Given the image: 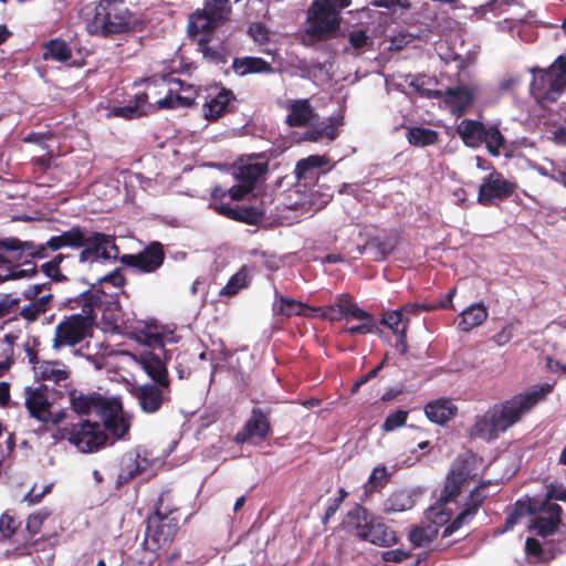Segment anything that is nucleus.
I'll return each mask as SVG.
<instances>
[{
	"mask_svg": "<svg viewBox=\"0 0 566 566\" xmlns=\"http://www.w3.org/2000/svg\"><path fill=\"white\" fill-rule=\"evenodd\" d=\"M253 187L247 182L238 181V185H234L229 188V197L231 200L239 201L245 198L250 192L253 191Z\"/></svg>",
	"mask_w": 566,
	"mask_h": 566,
	"instance_id": "62",
	"label": "nucleus"
},
{
	"mask_svg": "<svg viewBox=\"0 0 566 566\" xmlns=\"http://www.w3.org/2000/svg\"><path fill=\"white\" fill-rule=\"evenodd\" d=\"M390 474L385 465H378L373 469L368 481L364 484L361 502L368 499L374 492L385 488L389 482Z\"/></svg>",
	"mask_w": 566,
	"mask_h": 566,
	"instance_id": "40",
	"label": "nucleus"
},
{
	"mask_svg": "<svg viewBox=\"0 0 566 566\" xmlns=\"http://www.w3.org/2000/svg\"><path fill=\"white\" fill-rule=\"evenodd\" d=\"M287 109L289 114L285 118V124L289 127L308 126L317 117V114L307 98L291 101L287 105Z\"/></svg>",
	"mask_w": 566,
	"mask_h": 566,
	"instance_id": "24",
	"label": "nucleus"
},
{
	"mask_svg": "<svg viewBox=\"0 0 566 566\" xmlns=\"http://www.w3.org/2000/svg\"><path fill=\"white\" fill-rule=\"evenodd\" d=\"M103 291L88 289L77 297L67 301L69 307L82 308V313L65 316L55 327L53 348L59 349L65 346H75L83 342L90 334L96 319V308L102 305Z\"/></svg>",
	"mask_w": 566,
	"mask_h": 566,
	"instance_id": "2",
	"label": "nucleus"
},
{
	"mask_svg": "<svg viewBox=\"0 0 566 566\" xmlns=\"http://www.w3.org/2000/svg\"><path fill=\"white\" fill-rule=\"evenodd\" d=\"M442 97L451 113L457 117L464 115L474 99L473 92L465 86L448 88L442 93Z\"/></svg>",
	"mask_w": 566,
	"mask_h": 566,
	"instance_id": "26",
	"label": "nucleus"
},
{
	"mask_svg": "<svg viewBox=\"0 0 566 566\" xmlns=\"http://www.w3.org/2000/svg\"><path fill=\"white\" fill-rule=\"evenodd\" d=\"M336 306L343 314L345 318H369L370 313L360 308L358 304L354 301V297L349 293H342L336 295L335 302Z\"/></svg>",
	"mask_w": 566,
	"mask_h": 566,
	"instance_id": "39",
	"label": "nucleus"
},
{
	"mask_svg": "<svg viewBox=\"0 0 566 566\" xmlns=\"http://www.w3.org/2000/svg\"><path fill=\"white\" fill-rule=\"evenodd\" d=\"M136 361L153 382H156L164 388H169L170 378L165 358L153 350L146 349L136 356Z\"/></svg>",
	"mask_w": 566,
	"mask_h": 566,
	"instance_id": "17",
	"label": "nucleus"
},
{
	"mask_svg": "<svg viewBox=\"0 0 566 566\" xmlns=\"http://www.w3.org/2000/svg\"><path fill=\"white\" fill-rule=\"evenodd\" d=\"M32 247H33L32 241H20L17 238L0 239V249L7 250V251L24 252L25 250L32 249Z\"/></svg>",
	"mask_w": 566,
	"mask_h": 566,
	"instance_id": "58",
	"label": "nucleus"
},
{
	"mask_svg": "<svg viewBox=\"0 0 566 566\" xmlns=\"http://www.w3.org/2000/svg\"><path fill=\"white\" fill-rule=\"evenodd\" d=\"M149 109L153 111L155 107L148 104L147 93H140L135 95L134 101L127 105L114 107L113 114L125 119H133L147 115Z\"/></svg>",
	"mask_w": 566,
	"mask_h": 566,
	"instance_id": "32",
	"label": "nucleus"
},
{
	"mask_svg": "<svg viewBox=\"0 0 566 566\" xmlns=\"http://www.w3.org/2000/svg\"><path fill=\"white\" fill-rule=\"evenodd\" d=\"M327 159L325 156L319 155H311L306 158H303L296 163L295 174L298 179L306 178L307 174L316 168H321L327 164Z\"/></svg>",
	"mask_w": 566,
	"mask_h": 566,
	"instance_id": "48",
	"label": "nucleus"
},
{
	"mask_svg": "<svg viewBox=\"0 0 566 566\" xmlns=\"http://www.w3.org/2000/svg\"><path fill=\"white\" fill-rule=\"evenodd\" d=\"M57 364L49 363L42 369V376L44 379L53 380L59 384L69 378V371L65 369L57 368Z\"/></svg>",
	"mask_w": 566,
	"mask_h": 566,
	"instance_id": "56",
	"label": "nucleus"
},
{
	"mask_svg": "<svg viewBox=\"0 0 566 566\" xmlns=\"http://www.w3.org/2000/svg\"><path fill=\"white\" fill-rule=\"evenodd\" d=\"M43 59L66 62L72 57V50L69 44L59 38L44 43Z\"/></svg>",
	"mask_w": 566,
	"mask_h": 566,
	"instance_id": "41",
	"label": "nucleus"
},
{
	"mask_svg": "<svg viewBox=\"0 0 566 566\" xmlns=\"http://www.w3.org/2000/svg\"><path fill=\"white\" fill-rule=\"evenodd\" d=\"M406 322L409 323V318H403L402 312L399 308L385 312L380 319V323L392 329L394 333L399 332Z\"/></svg>",
	"mask_w": 566,
	"mask_h": 566,
	"instance_id": "52",
	"label": "nucleus"
},
{
	"mask_svg": "<svg viewBox=\"0 0 566 566\" xmlns=\"http://www.w3.org/2000/svg\"><path fill=\"white\" fill-rule=\"evenodd\" d=\"M280 308L279 312L283 314L286 317L293 316V315H302L304 305L301 302H296L291 298H286L284 296H281L280 298Z\"/></svg>",
	"mask_w": 566,
	"mask_h": 566,
	"instance_id": "55",
	"label": "nucleus"
},
{
	"mask_svg": "<svg viewBox=\"0 0 566 566\" xmlns=\"http://www.w3.org/2000/svg\"><path fill=\"white\" fill-rule=\"evenodd\" d=\"M489 312L483 303L470 305L460 314L458 327L462 332H470L474 327L482 325L488 318Z\"/></svg>",
	"mask_w": 566,
	"mask_h": 566,
	"instance_id": "34",
	"label": "nucleus"
},
{
	"mask_svg": "<svg viewBox=\"0 0 566 566\" xmlns=\"http://www.w3.org/2000/svg\"><path fill=\"white\" fill-rule=\"evenodd\" d=\"M211 202L209 203V207L213 209L217 212L218 205H230L229 202H226V198L229 197V188L222 187L220 185H217L212 187L210 191Z\"/></svg>",
	"mask_w": 566,
	"mask_h": 566,
	"instance_id": "59",
	"label": "nucleus"
},
{
	"mask_svg": "<svg viewBox=\"0 0 566 566\" xmlns=\"http://www.w3.org/2000/svg\"><path fill=\"white\" fill-rule=\"evenodd\" d=\"M408 419V411L406 410H397L390 415H388L385 421L381 424V429L385 432L394 431L406 424Z\"/></svg>",
	"mask_w": 566,
	"mask_h": 566,
	"instance_id": "53",
	"label": "nucleus"
},
{
	"mask_svg": "<svg viewBox=\"0 0 566 566\" xmlns=\"http://www.w3.org/2000/svg\"><path fill=\"white\" fill-rule=\"evenodd\" d=\"M144 545L150 552H158L161 548L169 546L179 528L178 518L158 517V515H150L147 518Z\"/></svg>",
	"mask_w": 566,
	"mask_h": 566,
	"instance_id": "10",
	"label": "nucleus"
},
{
	"mask_svg": "<svg viewBox=\"0 0 566 566\" xmlns=\"http://www.w3.org/2000/svg\"><path fill=\"white\" fill-rule=\"evenodd\" d=\"M464 483V481L457 476H452V474L448 472L440 497L437 500L434 505L429 509V516L432 518L433 523L444 524L450 521L452 513L444 512L443 507L446 504L458 497Z\"/></svg>",
	"mask_w": 566,
	"mask_h": 566,
	"instance_id": "16",
	"label": "nucleus"
},
{
	"mask_svg": "<svg viewBox=\"0 0 566 566\" xmlns=\"http://www.w3.org/2000/svg\"><path fill=\"white\" fill-rule=\"evenodd\" d=\"M483 144L491 156H500L501 150L506 146V139L497 125L485 127Z\"/></svg>",
	"mask_w": 566,
	"mask_h": 566,
	"instance_id": "42",
	"label": "nucleus"
},
{
	"mask_svg": "<svg viewBox=\"0 0 566 566\" xmlns=\"http://www.w3.org/2000/svg\"><path fill=\"white\" fill-rule=\"evenodd\" d=\"M490 485L491 481H480L479 484L473 490L470 491L469 495L465 499L463 509L470 510L473 515H476L480 507L488 497L485 489Z\"/></svg>",
	"mask_w": 566,
	"mask_h": 566,
	"instance_id": "45",
	"label": "nucleus"
},
{
	"mask_svg": "<svg viewBox=\"0 0 566 566\" xmlns=\"http://www.w3.org/2000/svg\"><path fill=\"white\" fill-rule=\"evenodd\" d=\"M406 138L411 146L427 147L436 145L439 142V134L431 128L412 126L408 128Z\"/></svg>",
	"mask_w": 566,
	"mask_h": 566,
	"instance_id": "37",
	"label": "nucleus"
},
{
	"mask_svg": "<svg viewBox=\"0 0 566 566\" xmlns=\"http://www.w3.org/2000/svg\"><path fill=\"white\" fill-rule=\"evenodd\" d=\"M342 124L340 120L329 117L327 118V123H323L322 127H319L321 138L326 137L329 140L336 139L338 136L337 127Z\"/></svg>",
	"mask_w": 566,
	"mask_h": 566,
	"instance_id": "61",
	"label": "nucleus"
},
{
	"mask_svg": "<svg viewBox=\"0 0 566 566\" xmlns=\"http://www.w3.org/2000/svg\"><path fill=\"white\" fill-rule=\"evenodd\" d=\"M427 418L437 424L443 426L458 413V407L449 398H439L424 406Z\"/></svg>",
	"mask_w": 566,
	"mask_h": 566,
	"instance_id": "27",
	"label": "nucleus"
},
{
	"mask_svg": "<svg viewBox=\"0 0 566 566\" xmlns=\"http://www.w3.org/2000/svg\"><path fill=\"white\" fill-rule=\"evenodd\" d=\"M107 439L98 421L86 419L71 426L70 443L81 452H96L106 444Z\"/></svg>",
	"mask_w": 566,
	"mask_h": 566,
	"instance_id": "9",
	"label": "nucleus"
},
{
	"mask_svg": "<svg viewBox=\"0 0 566 566\" xmlns=\"http://www.w3.org/2000/svg\"><path fill=\"white\" fill-rule=\"evenodd\" d=\"M563 509L560 505H548L547 501H542L538 506V513L534 515L528 525V530L542 538H547L556 534L563 525Z\"/></svg>",
	"mask_w": 566,
	"mask_h": 566,
	"instance_id": "15",
	"label": "nucleus"
},
{
	"mask_svg": "<svg viewBox=\"0 0 566 566\" xmlns=\"http://www.w3.org/2000/svg\"><path fill=\"white\" fill-rule=\"evenodd\" d=\"M213 33H200L199 36L193 39L197 41V50L202 53L203 57L214 64H224L227 55L222 46L211 48L209 45L210 39Z\"/></svg>",
	"mask_w": 566,
	"mask_h": 566,
	"instance_id": "36",
	"label": "nucleus"
},
{
	"mask_svg": "<svg viewBox=\"0 0 566 566\" xmlns=\"http://www.w3.org/2000/svg\"><path fill=\"white\" fill-rule=\"evenodd\" d=\"M83 245L78 253L80 263L107 262L119 259L115 235L83 229Z\"/></svg>",
	"mask_w": 566,
	"mask_h": 566,
	"instance_id": "7",
	"label": "nucleus"
},
{
	"mask_svg": "<svg viewBox=\"0 0 566 566\" xmlns=\"http://www.w3.org/2000/svg\"><path fill=\"white\" fill-rule=\"evenodd\" d=\"M345 523L356 537L370 544L390 547L398 541L396 532L381 517L370 515L361 504L347 512Z\"/></svg>",
	"mask_w": 566,
	"mask_h": 566,
	"instance_id": "4",
	"label": "nucleus"
},
{
	"mask_svg": "<svg viewBox=\"0 0 566 566\" xmlns=\"http://www.w3.org/2000/svg\"><path fill=\"white\" fill-rule=\"evenodd\" d=\"M348 41L350 45L356 50H361L363 48L373 43L365 30L352 31L348 35Z\"/></svg>",
	"mask_w": 566,
	"mask_h": 566,
	"instance_id": "60",
	"label": "nucleus"
},
{
	"mask_svg": "<svg viewBox=\"0 0 566 566\" xmlns=\"http://www.w3.org/2000/svg\"><path fill=\"white\" fill-rule=\"evenodd\" d=\"M166 254L158 241H153L135 254H124L119 258L122 264L136 269L140 273H154L164 264Z\"/></svg>",
	"mask_w": 566,
	"mask_h": 566,
	"instance_id": "12",
	"label": "nucleus"
},
{
	"mask_svg": "<svg viewBox=\"0 0 566 566\" xmlns=\"http://www.w3.org/2000/svg\"><path fill=\"white\" fill-rule=\"evenodd\" d=\"M516 189V185L504 176L494 170L483 178L479 187L478 202L482 206L489 207L493 205L494 200H503L511 197Z\"/></svg>",
	"mask_w": 566,
	"mask_h": 566,
	"instance_id": "13",
	"label": "nucleus"
},
{
	"mask_svg": "<svg viewBox=\"0 0 566 566\" xmlns=\"http://www.w3.org/2000/svg\"><path fill=\"white\" fill-rule=\"evenodd\" d=\"M109 401L111 398H105L96 392L88 395H71L72 409L80 416L95 415L98 417Z\"/></svg>",
	"mask_w": 566,
	"mask_h": 566,
	"instance_id": "23",
	"label": "nucleus"
},
{
	"mask_svg": "<svg viewBox=\"0 0 566 566\" xmlns=\"http://www.w3.org/2000/svg\"><path fill=\"white\" fill-rule=\"evenodd\" d=\"M232 69L240 76H244L251 73L272 72V66L269 62L262 57L254 56L235 57L232 62Z\"/></svg>",
	"mask_w": 566,
	"mask_h": 566,
	"instance_id": "35",
	"label": "nucleus"
},
{
	"mask_svg": "<svg viewBox=\"0 0 566 566\" xmlns=\"http://www.w3.org/2000/svg\"><path fill=\"white\" fill-rule=\"evenodd\" d=\"M270 416V408H253L244 426L235 433L233 441L237 444H244L253 440L268 439L272 434Z\"/></svg>",
	"mask_w": 566,
	"mask_h": 566,
	"instance_id": "11",
	"label": "nucleus"
},
{
	"mask_svg": "<svg viewBox=\"0 0 566 566\" xmlns=\"http://www.w3.org/2000/svg\"><path fill=\"white\" fill-rule=\"evenodd\" d=\"M526 560L530 565H548L555 558L554 548L544 547L539 539L527 537L524 544Z\"/></svg>",
	"mask_w": 566,
	"mask_h": 566,
	"instance_id": "29",
	"label": "nucleus"
},
{
	"mask_svg": "<svg viewBox=\"0 0 566 566\" xmlns=\"http://www.w3.org/2000/svg\"><path fill=\"white\" fill-rule=\"evenodd\" d=\"M148 468V461L140 458L137 452H127L120 460V469L117 474L115 486L119 490Z\"/></svg>",
	"mask_w": 566,
	"mask_h": 566,
	"instance_id": "22",
	"label": "nucleus"
},
{
	"mask_svg": "<svg viewBox=\"0 0 566 566\" xmlns=\"http://www.w3.org/2000/svg\"><path fill=\"white\" fill-rule=\"evenodd\" d=\"M249 285L247 268H241L235 274H233L228 283L223 286L220 294L227 296H233L238 292Z\"/></svg>",
	"mask_w": 566,
	"mask_h": 566,
	"instance_id": "46",
	"label": "nucleus"
},
{
	"mask_svg": "<svg viewBox=\"0 0 566 566\" xmlns=\"http://www.w3.org/2000/svg\"><path fill=\"white\" fill-rule=\"evenodd\" d=\"M553 389L545 384L537 390L522 392L511 399L495 403L483 416L476 418L470 430V436L483 440H495L499 434L517 423L522 417L530 412Z\"/></svg>",
	"mask_w": 566,
	"mask_h": 566,
	"instance_id": "1",
	"label": "nucleus"
},
{
	"mask_svg": "<svg viewBox=\"0 0 566 566\" xmlns=\"http://www.w3.org/2000/svg\"><path fill=\"white\" fill-rule=\"evenodd\" d=\"M396 243L392 239L373 237L366 242L365 249L370 252L374 261H382L394 251Z\"/></svg>",
	"mask_w": 566,
	"mask_h": 566,
	"instance_id": "43",
	"label": "nucleus"
},
{
	"mask_svg": "<svg viewBox=\"0 0 566 566\" xmlns=\"http://www.w3.org/2000/svg\"><path fill=\"white\" fill-rule=\"evenodd\" d=\"M485 127L482 122L464 118L459 123L455 132L465 146L478 148L483 144Z\"/></svg>",
	"mask_w": 566,
	"mask_h": 566,
	"instance_id": "28",
	"label": "nucleus"
},
{
	"mask_svg": "<svg viewBox=\"0 0 566 566\" xmlns=\"http://www.w3.org/2000/svg\"><path fill=\"white\" fill-rule=\"evenodd\" d=\"M230 11L229 0H207L203 9H198L189 15L188 36L196 39L200 33H214L219 23L228 20Z\"/></svg>",
	"mask_w": 566,
	"mask_h": 566,
	"instance_id": "6",
	"label": "nucleus"
},
{
	"mask_svg": "<svg viewBox=\"0 0 566 566\" xmlns=\"http://www.w3.org/2000/svg\"><path fill=\"white\" fill-rule=\"evenodd\" d=\"M98 418L103 421L104 432L107 431L116 439L123 438L129 430L130 424L124 417L122 402L116 398H111Z\"/></svg>",
	"mask_w": 566,
	"mask_h": 566,
	"instance_id": "19",
	"label": "nucleus"
},
{
	"mask_svg": "<svg viewBox=\"0 0 566 566\" xmlns=\"http://www.w3.org/2000/svg\"><path fill=\"white\" fill-rule=\"evenodd\" d=\"M20 304L19 297H13L10 294L4 295L0 300V319L9 315L12 311L18 308Z\"/></svg>",
	"mask_w": 566,
	"mask_h": 566,
	"instance_id": "63",
	"label": "nucleus"
},
{
	"mask_svg": "<svg viewBox=\"0 0 566 566\" xmlns=\"http://www.w3.org/2000/svg\"><path fill=\"white\" fill-rule=\"evenodd\" d=\"M249 34L260 44L269 41V31L262 23H253L249 27Z\"/></svg>",
	"mask_w": 566,
	"mask_h": 566,
	"instance_id": "64",
	"label": "nucleus"
},
{
	"mask_svg": "<svg viewBox=\"0 0 566 566\" xmlns=\"http://www.w3.org/2000/svg\"><path fill=\"white\" fill-rule=\"evenodd\" d=\"M129 391L145 413H155L170 401V387L164 388L156 382L133 385Z\"/></svg>",
	"mask_w": 566,
	"mask_h": 566,
	"instance_id": "14",
	"label": "nucleus"
},
{
	"mask_svg": "<svg viewBox=\"0 0 566 566\" xmlns=\"http://www.w3.org/2000/svg\"><path fill=\"white\" fill-rule=\"evenodd\" d=\"M50 516V512L45 509L40 510L35 513H32L27 518L25 530L31 536L36 535L44 523V521Z\"/></svg>",
	"mask_w": 566,
	"mask_h": 566,
	"instance_id": "54",
	"label": "nucleus"
},
{
	"mask_svg": "<svg viewBox=\"0 0 566 566\" xmlns=\"http://www.w3.org/2000/svg\"><path fill=\"white\" fill-rule=\"evenodd\" d=\"M52 294H45L38 300H30L31 302L21 307L19 315L29 323L35 322L40 315L46 313L51 308Z\"/></svg>",
	"mask_w": 566,
	"mask_h": 566,
	"instance_id": "38",
	"label": "nucleus"
},
{
	"mask_svg": "<svg viewBox=\"0 0 566 566\" xmlns=\"http://www.w3.org/2000/svg\"><path fill=\"white\" fill-rule=\"evenodd\" d=\"M539 504L541 499L517 500L505 518L504 531L512 530L523 516L537 514Z\"/></svg>",
	"mask_w": 566,
	"mask_h": 566,
	"instance_id": "31",
	"label": "nucleus"
},
{
	"mask_svg": "<svg viewBox=\"0 0 566 566\" xmlns=\"http://www.w3.org/2000/svg\"><path fill=\"white\" fill-rule=\"evenodd\" d=\"M475 515L470 510L462 509V511L452 520L442 531V538L451 536L459 531L462 526L470 524Z\"/></svg>",
	"mask_w": 566,
	"mask_h": 566,
	"instance_id": "50",
	"label": "nucleus"
},
{
	"mask_svg": "<svg viewBox=\"0 0 566 566\" xmlns=\"http://www.w3.org/2000/svg\"><path fill=\"white\" fill-rule=\"evenodd\" d=\"M531 95L538 103H555L566 90V56L559 55L549 67L533 70Z\"/></svg>",
	"mask_w": 566,
	"mask_h": 566,
	"instance_id": "5",
	"label": "nucleus"
},
{
	"mask_svg": "<svg viewBox=\"0 0 566 566\" xmlns=\"http://www.w3.org/2000/svg\"><path fill=\"white\" fill-rule=\"evenodd\" d=\"M433 83V78L427 75H416L409 82V85L415 88L421 96L427 98H440L442 97V92L439 90H432L429 86Z\"/></svg>",
	"mask_w": 566,
	"mask_h": 566,
	"instance_id": "47",
	"label": "nucleus"
},
{
	"mask_svg": "<svg viewBox=\"0 0 566 566\" xmlns=\"http://www.w3.org/2000/svg\"><path fill=\"white\" fill-rule=\"evenodd\" d=\"M541 501H547L548 505H558L553 501L566 502V488H564L562 484H549L547 486L545 496L541 499Z\"/></svg>",
	"mask_w": 566,
	"mask_h": 566,
	"instance_id": "57",
	"label": "nucleus"
},
{
	"mask_svg": "<svg viewBox=\"0 0 566 566\" xmlns=\"http://www.w3.org/2000/svg\"><path fill=\"white\" fill-rule=\"evenodd\" d=\"M241 163L235 174L237 180L255 188L256 182L269 171V156L265 153L249 154L245 156V161L241 158Z\"/></svg>",
	"mask_w": 566,
	"mask_h": 566,
	"instance_id": "18",
	"label": "nucleus"
},
{
	"mask_svg": "<svg viewBox=\"0 0 566 566\" xmlns=\"http://www.w3.org/2000/svg\"><path fill=\"white\" fill-rule=\"evenodd\" d=\"M217 212L230 220L247 223V224H258L265 217V212L262 208L253 207V206H237L232 207L231 205H218Z\"/></svg>",
	"mask_w": 566,
	"mask_h": 566,
	"instance_id": "25",
	"label": "nucleus"
},
{
	"mask_svg": "<svg viewBox=\"0 0 566 566\" xmlns=\"http://www.w3.org/2000/svg\"><path fill=\"white\" fill-rule=\"evenodd\" d=\"M476 454L471 450H467L453 460L449 473H451L452 476H457L458 479L467 482L469 479L475 478L476 473L474 471L476 469Z\"/></svg>",
	"mask_w": 566,
	"mask_h": 566,
	"instance_id": "30",
	"label": "nucleus"
},
{
	"mask_svg": "<svg viewBox=\"0 0 566 566\" xmlns=\"http://www.w3.org/2000/svg\"><path fill=\"white\" fill-rule=\"evenodd\" d=\"M153 515H158V517L168 518L169 521L171 517L179 520V509L174 503L169 491L160 493L156 504L154 505Z\"/></svg>",
	"mask_w": 566,
	"mask_h": 566,
	"instance_id": "44",
	"label": "nucleus"
},
{
	"mask_svg": "<svg viewBox=\"0 0 566 566\" xmlns=\"http://www.w3.org/2000/svg\"><path fill=\"white\" fill-rule=\"evenodd\" d=\"M235 101L237 97L231 90L224 87L221 88L214 96H210L203 104V117L209 122H216L227 113H233L234 108L231 103Z\"/></svg>",
	"mask_w": 566,
	"mask_h": 566,
	"instance_id": "20",
	"label": "nucleus"
},
{
	"mask_svg": "<svg viewBox=\"0 0 566 566\" xmlns=\"http://www.w3.org/2000/svg\"><path fill=\"white\" fill-rule=\"evenodd\" d=\"M134 24L133 13L124 0H99L86 30L91 35L108 39L132 31Z\"/></svg>",
	"mask_w": 566,
	"mask_h": 566,
	"instance_id": "3",
	"label": "nucleus"
},
{
	"mask_svg": "<svg viewBox=\"0 0 566 566\" xmlns=\"http://www.w3.org/2000/svg\"><path fill=\"white\" fill-rule=\"evenodd\" d=\"M83 228L76 226L59 235H53L46 241V245L52 251H57L62 248L80 249L83 245Z\"/></svg>",
	"mask_w": 566,
	"mask_h": 566,
	"instance_id": "33",
	"label": "nucleus"
},
{
	"mask_svg": "<svg viewBox=\"0 0 566 566\" xmlns=\"http://www.w3.org/2000/svg\"><path fill=\"white\" fill-rule=\"evenodd\" d=\"M338 13L328 0H314L308 9L307 34L316 39L335 34L339 27Z\"/></svg>",
	"mask_w": 566,
	"mask_h": 566,
	"instance_id": "8",
	"label": "nucleus"
},
{
	"mask_svg": "<svg viewBox=\"0 0 566 566\" xmlns=\"http://www.w3.org/2000/svg\"><path fill=\"white\" fill-rule=\"evenodd\" d=\"M46 386L39 388H27L25 391V408L30 416L40 422H45L50 418L51 402L46 395Z\"/></svg>",
	"mask_w": 566,
	"mask_h": 566,
	"instance_id": "21",
	"label": "nucleus"
},
{
	"mask_svg": "<svg viewBox=\"0 0 566 566\" xmlns=\"http://www.w3.org/2000/svg\"><path fill=\"white\" fill-rule=\"evenodd\" d=\"M20 525V521L9 514V512H4L0 516V541L11 538Z\"/></svg>",
	"mask_w": 566,
	"mask_h": 566,
	"instance_id": "51",
	"label": "nucleus"
},
{
	"mask_svg": "<svg viewBox=\"0 0 566 566\" xmlns=\"http://www.w3.org/2000/svg\"><path fill=\"white\" fill-rule=\"evenodd\" d=\"M361 323L353 326H344L340 333L348 334L350 336L371 334L377 329L376 319L373 314L369 318H357Z\"/></svg>",
	"mask_w": 566,
	"mask_h": 566,
	"instance_id": "49",
	"label": "nucleus"
}]
</instances>
